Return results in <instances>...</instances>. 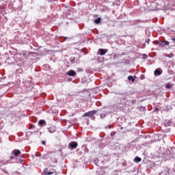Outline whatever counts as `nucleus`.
Listing matches in <instances>:
<instances>
[{
    "label": "nucleus",
    "instance_id": "obj_3",
    "mask_svg": "<svg viewBox=\"0 0 175 175\" xmlns=\"http://www.w3.org/2000/svg\"><path fill=\"white\" fill-rule=\"evenodd\" d=\"M14 159V156H11L9 160L3 159L1 161V163L2 165H8V163H10V161H13Z\"/></svg>",
    "mask_w": 175,
    "mask_h": 175
},
{
    "label": "nucleus",
    "instance_id": "obj_15",
    "mask_svg": "<svg viewBox=\"0 0 175 175\" xmlns=\"http://www.w3.org/2000/svg\"><path fill=\"white\" fill-rule=\"evenodd\" d=\"M165 57H168V58H172L174 57V55L173 53L167 54Z\"/></svg>",
    "mask_w": 175,
    "mask_h": 175
},
{
    "label": "nucleus",
    "instance_id": "obj_6",
    "mask_svg": "<svg viewBox=\"0 0 175 175\" xmlns=\"http://www.w3.org/2000/svg\"><path fill=\"white\" fill-rule=\"evenodd\" d=\"M12 155H14V157H18V155H21V151H20V150L15 149L12 150Z\"/></svg>",
    "mask_w": 175,
    "mask_h": 175
},
{
    "label": "nucleus",
    "instance_id": "obj_20",
    "mask_svg": "<svg viewBox=\"0 0 175 175\" xmlns=\"http://www.w3.org/2000/svg\"><path fill=\"white\" fill-rule=\"evenodd\" d=\"M172 40H173V42H175V38H172Z\"/></svg>",
    "mask_w": 175,
    "mask_h": 175
},
{
    "label": "nucleus",
    "instance_id": "obj_19",
    "mask_svg": "<svg viewBox=\"0 0 175 175\" xmlns=\"http://www.w3.org/2000/svg\"><path fill=\"white\" fill-rule=\"evenodd\" d=\"M42 144H44H44H46V142H45L44 141H42Z\"/></svg>",
    "mask_w": 175,
    "mask_h": 175
},
{
    "label": "nucleus",
    "instance_id": "obj_1",
    "mask_svg": "<svg viewBox=\"0 0 175 175\" xmlns=\"http://www.w3.org/2000/svg\"><path fill=\"white\" fill-rule=\"evenodd\" d=\"M96 113H98V111L96 110L90 111L88 112L85 113L83 114V117H89V118H92V117H94V116H95Z\"/></svg>",
    "mask_w": 175,
    "mask_h": 175
},
{
    "label": "nucleus",
    "instance_id": "obj_4",
    "mask_svg": "<svg viewBox=\"0 0 175 175\" xmlns=\"http://www.w3.org/2000/svg\"><path fill=\"white\" fill-rule=\"evenodd\" d=\"M68 146H69V147H70V148H72V150H75V148H77L79 144H77V142H71L68 144Z\"/></svg>",
    "mask_w": 175,
    "mask_h": 175
},
{
    "label": "nucleus",
    "instance_id": "obj_10",
    "mask_svg": "<svg viewBox=\"0 0 175 175\" xmlns=\"http://www.w3.org/2000/svg\"><path fill=\"white\" fill-rule=\"evenodd\" d=\"M134 162L135 163H139V162H142V158L139 157H136L134 159H133Z\"/></svg>",
    "mask_w": 175,
    "mask_h": 175
},
{
    "label": "nucleus",
    "instance_id": "obj_8",
    "mask_svg": "<svg viewBox=\"0 0 175 175\" xmlns=\"http://www.w3.org/2000/svg\"><path fill=\"white\" fill-rule=\"evenodd\" d=\"M98 53H100V55H105L107 53V49H98Z\"/></svg>",
    "mask_w": 175,
    "mask_h": 175
},
{
    "label": "nucleus",
    "instance_id": "obj_9",
    "mask_svg": "<svg viewBox=\"0 0 175 175\" xmlns=\"http://www.w3.org/2000/svg\"><path fill=\"white\" fill-rule=\"evenodd\" d=\"M67 75L73 77L74 76H76L77 73L75 72V70H70L67 72Z\"/></svg>",
    "mask_w": 175,
    "mask_h": 175
},
{
    "label": "nucleus",
    "instance_id": "obj_16",
    "mask_svg": "<svg viewBox=\"0 0 175 175\" xmlns=\"http://www.w3.org/2000/svg\"><path fill=\"white\" fill-rule=\"evenodd\" d=\"M33 128H35V125H33V124L29 125V129H33Z\"/></svg>",
    "mask_w": 175,
    "mask_h": 175
},
{
    "label": "nucleus",
    "instance_id": "obj_22",
    "mask_svg": "<svg viewBox=\"0 0 175 175\" xmlns=\"http://www.w3.org/2000/svg\"><path fill=\"white\" fill-rule=\"evenodd\" d=\"M109 128H110V126H109Z\"/></svg>",
    "mask_w": 175,
    "mask_h": 175
},
{
    "label": "nucleus",
    "instance_id": "obj_2",
    "mask_svg": "<svg viewBox=\"0 0 175 175\" xmlns=\"http://www.w3.org/2000/svg\"><path fill=\"white\" fill-rule=\"evenodd\" d=\"M44 157V158H53V162H54L55 163H57V162H58V160L55 158V154L53 155V154L50 153L45 154Z\"/></svg>",
    "mask_w": 175,
    "mask_h": 175
},
{
    "label": "nucleus",
    "instance_id": "obj_11",
    "mask_svg": "<svg viewBox=\"0 0 175 175\" xmlns=\"http://www.w3.org/2000/svg\"><path fill=\"white\" fill-rule=\"evenodd\" d=\"M159 45L162 46H169V42H167V41L161 42L159 43Z\"/></svg>",
    "mask_w": 175,
    "mask_h": 175
},
{
    "label": "nucleus",
    "instance_id": "obj_13",
    "mask_svg": "<svg viewBox=\"0 0 175 175\" xmlns=\"http://www.w3.org/2000/svg\"><path fill=\"white\" fill-rule=\"evenodd\" d=\"M128 80H129L130 81H132V83H133L135 81V78H133V77L130 75L128 77Z\"/></svg>",
    "mask_w": 175,
    "mask_h": 175
},
{
    "label": "nucleus",
    "instance_id": "obj_21",
    "mask_svg": "<svg viewBox=\"0 0 175 175\" xmlns=\"http://www.w3.org/2000/svg\"><path fill=\"white\" fill-rule=\"evenodd\" d=\"M163 172H161L160 173V174H163Z\"/></svg>",
    "mask_w": 175,
    "mask_h": 175
},
{
    "label": "nucleus",
    "instance_id": "obj_18",
    "mask_svg": "<svg viewBox=\"0 0 175 175\" xmlns=\"http://www.w3.org/2000/svg\"><path fill=\"white\" fill-rule=\"evenodd\" d=\"M155 111H159V108H156V109H155Z\"/></svg>",
    "mask_w": 175,
    "mask_h": 175
},
{
    "label": "nucleus",
    "instance_id": "obj_14",
    "mask_svg": "<svg viewBox=\"0 0 175 175\" xmlns=\"http://www.w3.org/2000/svg\"><path fill=\"white\" fill-rule=\"evenodd\" d=\"M102 20V18L100 17L98 18L97 19H95L94 23L96 24H99V23H100V21Z\"/></svg>",
    "mask_w": 175,
    "mask_h": 175
},
{
    "label": "nucleus",
    "instance_id": "obj_5",
    "mask_svg": "<svg viewBox=\"0 0 175 175\" xmlns=\"http://www.w3.org/2000/svg\"><path fill=\"white\" fill-rule=\"evenodd\" d=\"M56 173H57V172L54 169H52L51 170H44L45 175L55 174Z\"/></svg>",
    "mask_w": 175,
    "mask_h": 175
},
{
    "label": "nucleus",
    "instance_id": "obj_12",
    "mask_svg": "<svg viewBox=\"0 0 175 175\" xmlns=\"http://www.w3.org/2000/svg\"><path fill=\"white\" fill-rule=\"evenodd\" d=\"M44 124H46V120H40L38 122V125H44Z\"/></svg>",
    "mask_w": 175,
    "mask_h": 175
},
{
    "label": "nucleus",
    "instance_id": "obj_7",
    "mask_svg": "<svg viewBox=\"0 0 175 175\" xmlns=\"http://www.w3.org/2000/svg\"><path fill=\"white\" fill-rule=\"evenodd\" d=\"M154 76H161V73H162V70H161V68H157L154 72Z\"/></svg>",
    "mask_w": 175,
    "mask_h": 175
},
{
    "label": "nucleus",
    "instance_id": "obj_17",
    "mask_svg": "<svg viewBox=\"0 0 175 175\" xmlns=\"http://www.w3.org/2000/svg\"><path fill=\"white\" fill-rule=\"evenodd\" d=\"M166 88L170 89L172 88V85L170 84L166 85Z\"/></svg>",
    "mask_w": 175,
    "mask_h": 175
}]
</instances>
